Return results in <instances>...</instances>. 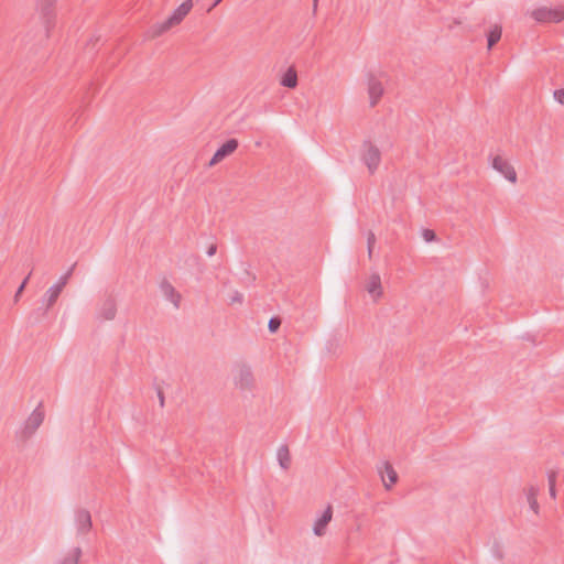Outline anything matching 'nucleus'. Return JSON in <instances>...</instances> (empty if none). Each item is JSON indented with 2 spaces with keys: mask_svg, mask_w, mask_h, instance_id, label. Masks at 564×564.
Segmentation results:
<instances>
[{
  "mask_svg": "<svg viewBox=\"0 0 564 564\" xmlns=\"http://www.w3.org/2000/svg\"><path fill=\"white\" fill-rule=\"evenodd\" d=\"M217 252V246L215 243L210 245L206 251L208 257H213Z\"/></svg>",
  "mask_w": 564,
  "mask_h": 564,
  "instance_id": "nucleus-30",
  "label": "nucleus"
},
{
  "mask_svg": "<svg viewBox=\"0 0 564 564\" xmlns=\"http://www.w3.org/2000/svg\"><path fill=\"white\" fill-rule=\"evenodd\" d=\"M31 274H32V272H30V273L26 275V278L23 280V282L21 283V285L18 288V290H17V292H15V294H14V301H15V302L19 300L20 295L22 294V292H23V290H24V288H25V285H26L28 281H29V279H30Z\"/></svg>",
  "mask_w": 564,
  "mask_h": 564,
  "instance_id": "nucleus-26",
  "label": "nucleus"
},
{
  "mask_svg": "<svg viewBox=\"0 0 564 564\" xmlns=\"http://www.w3.org/2000/svg\"><path fill=\"white\" fill-rule=\"evenodd\" d=\"M368 95L372 107L377 105L383 95L382 83L373 75H369L368 77Z\"/></svg>",
  "mask_w": 564,
  "mask_h": 564,
  "instance_id": "nucleus-11",
  "label": "nucleus"
},
{
  "mask_svg": "<svg viewBox=\"0 0 564 564\" xmlns=\"http://www.w3.org/2000/svg\"><path fill=\"white\" fill-rule=\"evenodd\" d=\"M117 314L116 300L109 295L99 305L97 311V318L101 321H111Z\"/></svg>",
  "mask_w": 564,
  "mask_h": 564,
  "instance_id": "nucleus-7",
  "label": "nucleus"
},
{
  "mask_svg": "<svg viewBox=\"0 0 564 564\" xmlns=\"http://www.w3.org/2000/svg\"><path fill=\"white\" fill-rule=\"evenodd\" d=\"M160 291L165 300L170 301L175 308L180 307L181 303V294L175 290V288L166 280H163L160 283Z\"/></svg>",
  "mask_w": 564,
  "mask_h": 564,
  "instance_id": "nucleus-12",
  "label": "nucleus"
},
{
  "mask_svg": "<svg viewBox=\"0 0 564 564\" xmlns=\"http://www.w3.org/2000/svg\"><path fill=\"white\" fill-rule=\"evenodd\" d=\"M235 384L241 390H249L253 386V375L251 368L247 365H239L235 369Z\"/></svg>",
  "mask_w": 564,
  "mask_h": 564,
  "instance_id": "nucleus-6",
  "label": "nucleus"
},
{
  "mask_svg": "<svg viewBox=\"0 0 564 564\" xmlns=\"http://www.w3.org/2000/svg\"><path fill=\"white\" fill-rule=\"evenodd\" d=\"M362 149L364 153L361 160L368 167L369 172L372 174L375 171H377L381 161L380 150L370 141H365L362 143Z\"/></svg>",
  "mask_w": 564,
  "mask_h": 564,
  "instance_id": "nucleus-3",
  "label": "nucleus"
},
{
  "mask_svg": "<svg viewBox=\"0 0 564 564\" xmlns=\"http://www.w3.org/2000/svg\"><path fill=\"white\" fill-rule=\"evenodd\" d=\"M230 303L234 304V303H242L243 301V295L238 292V291H235L231 295H230Z\"/></svg>",
  "mask_w": 564,
  "mask_h": 564,
  "instance_id": "nucleus-28",
  "label": "nucleus"
},
{
  "mask_svg": "<svg viewBox=\"0 0 564 564\" xmlns=\"http://www.w3.org/2000/svg\"><path fill=\"white\" fill-rule=\"evenodd\" d=\"M54 3L55 0H37V9L45 19L46 28H48L52 19Z\"/></svg>",
  "mask_w": 564,
  "mask_h": 564,
  "instance_id": "nucleus-16",
  "label": "nucleus"
},
{
  "mask_svg": "<svg viewBox=\"0 0 564 564\" xmlns=\"http://www.w3.org/2000/svg\"><path fill=\"white\" fill-rule=\"evenodd\" d=\"M422 237L426 242H432L436 239V235L431 229H423Z\"/></svg>",
  "mask_w": 564,
  "mask_h": 564,
  "instance_id": "nucleus-25",
  "label": "nucleus"
},
{
  "mask_svg": "<svg viewBox=\"0 0 564 564\" xmlns=\"http://www.w3.org/2000/svg\"><path fill=\"white\" fill-rule=\"evenodd\" d=\"M63 290H61L58 286L53 284L42 296L41 299V306L37 308V311L42 312V315H45L47 311L54 305V303L57 301L58 296L61 295Z\"/></svg>",
  "mask_w": 564,
  "mask_h": 564,
  "instance_id": "nucleus-8",
  "label": "nucleus"
},
{
  "mask_svg": "<svg viewBox=\"0 0 564 564\" xmlns=\"http://www.w3.org/2000/svg\"><path fill=\"white\" fill-rule=\"evenodd\" d=\"M539 494V489L534 486H530L528 489H527V500L530 505V507L536 512L538 508H539V505H538V501H536V496Z\"/></svg>",
  "mask_w": 564,
  "mask_h": 564,
  "instance_id": "nucleus-20",
  "label": "nucleus"
},
{
  "mask_svg": "<svg viewBox=\"0 0 564 564\" xmlns=\"http://www.w3.org/2000/svg\"><path fill=\"white\" fill-rule=\"evenodd\" d=\"M238 148V141L236 139L227 140L214 154L209 165H215L223 161L225 158L230 155Z\"/></svg>",
  "mask_w": 564,
  "mask_h": 564,
  "instance_id": "nucleus-10",
  "label": "nucleus"
},
{
  "mask_svg": "<svg viewBox=\"0 0 564 564\" xmlns=\"http://www.w3.org/2000/svg\"><path fill=\"white\" fill-rule=\"evenodd\" d=\"M318 0H313V8L316 10Z\"/></svg>",
  "mask_w": 564,
  "mask_h": 564,
  "instance_id": "nucleus-33",
  "label": "nucleus"
},
{
  "mask_svg": "<svg viewBox=\"0 0 564 564\" xmlns=\"http://www.w3.org/2000/svg\"><path fill=\"white\" fill-rule=\"evenodd\" d=\"M375 242H376L375 234L370 231L367 237L369 257H371V254H372V248H373Z\"/></svg>",
  "mask_w": 564,
  "mask_h": 564,
  "instance_id": "nucleus-27",
  "label": "nucleus"
},
{
  "mask_svg": "<svg viewBox=\"0 0 564 564\" xmlns=\"http://www.w3.org/2000/svg\"><path fill=\"white\" fill-rule=\"evenodd\" d=\"M158 397H159L160 405L163 406L164 405V394L160 389L158 390Z\"/></svg>",
  "mask_w": 564,
  "mask_h": 564,
  "instance_id": "nucleus-31",
  "label": "nucleus"
},
{
  "mask_svg": "<svg viewBox=\"0 0 564 564\" xmlns=\"http://www.w3.org/2000/svg\"><path fill=\"white\" fill-rule=\"evenodd\" d=\"M281 326V318L280 317H271L268 323V328L270 333H275Z\"/></svg>",
  "mask_w": 564,
  "mask_h": 564,
  "instance_id": "nucleus-24",
  "label": "nucleus"
},
{
  "mask_svg": "<svg viewBox=\"0 0 564 564\" xmlns=\"http://www.w3.org/2000/svg\"><path fill=\"white\" fill-rule=\"evenodd\" d=\"M379 474L381 475V479L387 489H390L398 480L397 471L388 462L382 463V466L379 467Z\"/></svg>",
  "mask_w": 564,
  "mask_h": 564,
  "instance_id": "nucleus-13",
  "label": "nucleus"
},
{
  "mask_svg": "<svg viewBox=\"0 0 564 564\" xmlns=\"http://www.w3.org/2000/svg\"><path fill=\"white\" fill-rule=\"evenodd\" d=\"M75 520L78 533L84 534L90 530L91 517L87 510H78Z\"/></svg>",
  "mask_w": 564,
  "mask_h": 564,
  "instance_id": "nucleus-14",
  "label": "nucleus"
},
{
  "mask_svg": "<svg viewBox=\"0 0 564 564\" xmlns=\"http://www.w3.org/2000/svg\"><path fill=\"white\" fill-rule=\"evenodd\" d=\"M281 85L288 88H295L297 85V74L293 67L286 69L281 78Z\"/></svg>",
  "mask_w": 564,
  "mask_h": 564,
  "instance_id": "nucleus-18",
  "label": "nucleus"
},
{
  "mask_svg": "<svg viewBox=\"0 0 564 564\" xmlns=\"http://www.w3.org/2000/svg\"><path fill=\"white\" fill-rule=\"evenodd\" d=\"M75 268V264H73L65 274H63L58 281L55 283L56 286H58L61 290L64 289V286L67 284L68 279L70 278L73 270Z\"/></svg>",
  "mask_w": 564,
  "mask_h": 564,
  "instance_id": "nucleus-22",
  "label": "nucleus"
},
{
  "mask_svg": "<svg viewBox=\"0 0 564 564\" xmlns=\"http://www.w3.org/2000/svg\"><path fill=\"white\" fill-rule=\"evenodd\" d=\"M221 1L223 0H215L212 7L214 8V7L218 6Z\"/></svg>",
  "mask_w": 564,
  "mask_h": 564,
  "instance_id": "nucleus-32",
  "label": "nucleus"
},
{
  "mask_svg": "<svg viewBox=\"0 0 564 564\" xmlns=\"http://www.w3.org/2000/svg\"><path fill=\"white\" fill-rule=\"evenodd\" d=\"M276 458L282 469H289L291 464V456L286 445H281L278 448Z\"/></svg>",
  "mask_w": 564,
  "mask_h": 564,
  "instance_id": "nucleus-17",
  "label": "nucleus"
},
{
  "mask_svg": "<svg viewBox=\"0 0 564 564\" xmlns=\"http://www.w3.org/2000/svg\"><path fill=\"white\" fill-rule=\"evenodd\" d=\"M555 471H550L547 474V479H549V490H550V496L552 498H555L556 497V490H555Z\"/></svg>",
  "mask_w": 564,
  "mask_h": 564,
  "instance_id": "nucleus-23",
  "label": "nucleus"
},
{
  "mask_svg": "<svg viewBox=\"0 0 564 564\" xmlns=\"http://www.w3.org/2000/svg\"><path fill=\"white\" fill-rule=\"evenodd\" d=\"M554 99L561 104V105H564V88L563 89H557L554 91Z\"/></svg>",
  "mask_w": 564,
  "mask_h": 564,
  "instance_id": "nucleus-29",
  "label": "nucleus"
},
{
  "mask_svg": "<svg viewBox=\"0 0 564 564\" xmlns=\"http://www.w3.org/2000/svg\"><path fill=\"white\" fill-rule=\"evenodd\" d=\"M333 518V508H327L317 517L313 525V532L316 536H323L326 533V528Z\"/></svg>",
  "mask_w": 564,
  "mask_h": 564,
  "instance_id": "nucleus-9",
  "label": "nucleus"
},
{
  "mask_svg": "<svg viewBox=\"0 0 564 564\" xmlns=\"http://www.w3.org/2000/svg\"><path fill=\"white\" fill-rule=\"evenodd\" d=\"M501 26L495 25L487 35L488 50H491L492 46L501 39Z\"/></svg>",
  "mask_w": 564,
  "mask_h": 564,
  "instance_id": "nucleus-19",
  "label": "nucleus"
},
{
  "mask_svg": "<svg viewBox=\"0 0 564 564\" xmlns=\"http://www.w3.org/2000/svg\"><path fill=\"white\" fill-rule=\"evenodd\" d=\"M192 8L193 1L185 0L173 11V13L166 20L159 22L151 28V35L160 36L171 28L180 24L183 19L191 12Z\"/></svg>",
  "mask_w": 564,
  "mask_h": 564,
  "instance_id": "nucleus-1",
  "label": "nucleus"
},
{
  "mask_svg": "<svg viewBox=\"0 0 564 564\" xmlns=\"http://www.w3.org/2000/svg\"><path fill=\"white\" fill-rule=\"evenodd\" d=\"M491 167L501 174L507 181L514 184L518 180L517 172L511 163L501 155H490Z\"/></svg>",
  "mask_w": 564,
  "mask_h": 564,
  "instance_id": "nucleus-2",
  "label": "nucleus"
},
{
  "mask_svg": "<svg viewBox=\"0 0 564 564\" xmlns=\"http://www.w3.org/2000/svg\"><path fill=\"white\" fill-rule=\"evenodd\" d=\"M82 555L80 547H75L70 553H68L61 564H77L79 561V557Z\"/></svg>",
  "mask_w": 564,
  "mask_h": 564,
  "instance_id": "nucleus-21",
  "label": "nucleus"
},
{
  "mask_svg": "<svg viewBox=\"0 0 564 564\" xmlns=\"http://www.w3.org/2000/svg\"><path fill=\"white\" fill-rule=\"evenodd\" d=\"M43 421L44 412L41 409V404H39L26 419L22 430V437L29 438L31 435H33L35 431L41 426Z\"/></svg>",
  "mask_w": 564,
  "mask_h": 564,
  "instance_id": "nucleus-5",
  "label": "nucleus"
},
{
  "mask_svg": "<svg viewBox=\"0 0 564 564\" xmlns=\"http://www.w3.org/2000/svg\"><path fill=\"white\" fill-rule=\"evenodd\" d=\"M536 22H560L564 19V9L540 7L531 12Z\"/></svg>",
  "mask_w": 564,
  "mask_h": 564,
  "instance_id": "nucleus-4",
  "label": "nucleus"
},
{
  "mask_svg": "<svg viewBox=\"0 0 564 564\" xmlns=\"http://www.w3.org/2000/svg\"><path fill=\"white\" fill-rule=\"evenodd\" d=\"M367 291L375 300L381 296V279L378 273L371 274L369 282L367 284Z\"/></svg>",
  "mask_w": 564,
  "mask_h": 564,
  "instance_id": "nucleus-15",
  "label": "nucleus"
}]
</instances>
